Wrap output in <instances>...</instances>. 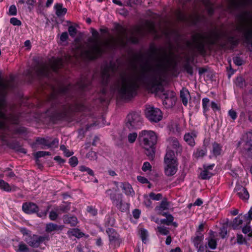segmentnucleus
<instances>
[{
	"label": "nucleus",
	"mask_w": 252,
	"mask_h": 252,
	"mask_svg": "<svg viewBox=\"0 0 252 252\" xmlns=\"http://www.w3.org/2000/svg\"><path fill=\"white\" fill-rule=\"evenodd\" d=\"M157 48H151V56H157V61L153 63H146L140 66L139 70L122 74L118 82V92L121 97L128 99L136 94L140 85H143L152 93L160 91L163 81L170 65V59L163 51L158 56Z\"/></svg>",
	"instance_id": "1"
},
{
	"label": "nucleus",
	"mask_w": 252,
	"mask_h": 252,
	"mask_svg": "<svg viewBox=\"0 0 252 252\" xmlns=\"http://www.w3.org/2000/svg\"><path fill=\"white\" fill-rule=\"evenodd\" d=\"M87 88V83L84 80H80L75 86L69 84L65 87H62L58 94H53L55 99L53 108L55 110V115L58 120L66 119L69 113L76 109V104L74 100L70 101L69 97L72 90L78 89L80 90H85Z\"/></svg>",
	"instance_id": "2"
},
{
	"label": "nucleus",
	"mask_w": 252,
	"mask_h": 252,
	"mask_svg": "<svg viewBox=\"0 0 252 252\" xmlns=\"http://www.w3.org/2000/svg\"><path fill=\"white\" fill-rule=\"evenodd\" d=\"M116 28L118 32L117 37L115 38L112 37L106 43L109 48H114L117 46L124 47L128 42L136 43L139 37L142 36L144 33L142 28L137 27L129 36L126 30L121 26L118 25Z\"/></svg>",
	"instance_id": "3"
},
{
	"label": "nucleus",
	"mask_w": 252,
	"mask_h": 252,
	"mask_svg": "<svg viewBox=\"0 0 252 252\" xmlns=\"http://www.w3.org/2000/svg\"><path fill=\"white\" fill-rule=\"evenodd\" d=\"M139 139L145 154L150 159L153 160L155 156L154 146L157 142V136L151 130H143L139 134Z\"/></svg>",
	"instance_id": "4"
},
{
	"label": "nucleus",
	"mask_w": 252,
	"mask_h": 252,
	"mask_svg": "<svg viewBox=\"0 0 252 252\" xmlns=\"http://www.w3.org/2000/svg\"><path fill=\"white\" fill-rule=\"evenodd\" d=\"M64 60L62 58H57L51 62L50 64L43 63L39 65L34 68V70L38 77H51L52 71L57 72L59 68L63 66Z\"/></svg>",
	"instance_id": "5"
},
{
	"label": "nucleus",
	"mask_w": 252,
	"mask_h": 252,
	"mask_svg": "<svg viewBox=\"0 0 252 252\" xmlns=\"http://www.w3.org/2000/svg\"><path fill=\"white\" fill-rule=\"evenodd\" d=\"M219 34L214 31L209 32L197 33L193 36V41L196 48L201 51L205 43L214 44L219 38Z\"/></svg>",
	"instance_id": "6"
},
{
	"label": "nucleus",
	"mask_w": 252,
	"mask_h": 252,
	"mask_svg": "<svg viewBox=\"0 0 252 252\" xmlns=\"http://www.w3.org/2000/svg\"><path fill=\"white\" fill-rule=\"evenodd\" d=\"M236 30L243 32L245 42L252 46V17L242 19Z\"/></svg>",
	"instance_id": "7"
},
{
	"label": "nucleus",
	"mask_w": 252,
	"mask_h": 252,
	"mask_svg": "<svg viewBox=\"0 0 252 252\" xmlns=\"http://www.w3.org/2000/svg\"><path fill=\"white\" fill-rule=\"evenodd\" d=\"M92 36L81 47V55L88 60L94 59V29L91 28Z\"/></svg>",
	"instance_id": "8"
},
{
	"label": "nucleus",
	"mask_w": 252,
	"mask_h": 252,
	"mask_svg": "<svg viewBox=\"0 0 252 252\" xmlns=\"http://www.w3.org/2000/svg\"><path fill=\"white\" fill-rule=\"evenodd\" d=\"M141 123V118L139 113L133 112L127 115L126 120V126L129 130L139 128Z\"/></svg>",
	"instance_id": "9"
},
{
	"label": "nucleus",
	"mask_w": 252,
	"mask_h": 252,
	"mask_svg": "<svg viewBox=\"0 0 252 252\" xmlns=\"http://www.w3.org/2000/svg\"><path fill=\"white\" fill-rule=\"evenodd\" d=\"M146 118L151 122L157 123L162 118V113L161 110L153 106H148L145 110Z\"/></svg>",
	"instance_id": "10"
},
{
	"label": "nucleus",
	"mask_w": 252,
	"mask_h": 252,
	"mask_svg": "<svg viewBox=\"0 0 252 252\" xmlns=\"http://www.w3.org/2000/svg\"><path fill=\"white\" fill-rule=\"evenodd\" d=\"M46 237L38 236L36 235L28 236L25 238V241L31 247L34 248L38 247L41 243L43 242Z\"/></svg>",
	"instance_id": "11"
},
{
	"label": "nucleus",
	"mask_w": 252,
	"mask_h": 252,
	"mask_svg": "<svg viewBox=\"0 0 252 252\" xmlns=\"http://www.w3.org/2000/svg\"><path fill=\"white\" fill-rule=\"evenodd\" d=\"M111 199L113 204L121 211L124 212L127 209V204L123 203L122 194L111 196Z\"/></svg>",
	"instance_id": "12"
},
{
	"label": "nucleus",
	"mask_w": 252,
	"mask_h": 252,
	"mask_svg": "<svg viewBox=\"0 0 252 252\" xmlns=\"http://www.w3.org/2000/svg\"><path fill=\"white\" fill-rule=\"evenodd\" d=\"M107 233L109 236L110 244L115 247L119 246L121 241L119 239V235L116 231L113 228H108Z\"/></svg>",
	"instance_id": "13"
},
{
	"label": "nucleus",
	"mask_w": 252,
	"mask_h": 252,
	"mask_svg": "<svg viewBox=\"0 0 252 252\" xmlns=\"http://www.w3.org/2000/svg\"><path fill=\"white\" fill-rule=\"evenodd\" d=\"M5 110V102L1 100L0 101V129H5L6 127L5 121L7 117L4 113Z\"/></svg>",
	"instance_id": "14"
},
{
	"label": "nucleus",
	"mask_w": 252,
	"mask_h": 252,
	"mask_svg": "<svg viewBox=\"0 0 252 252\" xmlns=\"http://www.w3.org/2000/svg\"><path fill=\"white\" fill-rule=\"evenodd\" d=\"M22 210L25 213L31 214L37 212L38 207L36 204L33 202H26L23 204Z\"/></svg>",
	"instance_id": "15"
},
{
	"label": "nucleus",
	"mask_w": 252,
	"mask_h": 252,
	"mask_svg": "<svg viewBox=\"0 0 252 252\" xmlns=\"http://www.w3.org/2000/svg\"><path fill=\"white\" fill-rule=\"evenodd\" d=\"M3 177V174H0V189L8 192L16 190L17 187L14 185L10 186L2 179Z\"/></svg>",
	"instance_id": "16"
},
{
	"label": "nucleus",
	"mask_w": 252,
	"mask_h": 252,
	"mask_svg": "<svg viewBox=\"0 0 252 252\" xmlns=\"http://www.w3.org/2000/svg\"><path fill=\"white\" fill-rule=\"evenodd\" d=\"M177 162L165 163L164 171L166 175H174L177 171Z\"/></svg>",
	"instance_id": "17"
},
{
	"label": "nucleus",
	"mask_w": 252,
	"mask_h": 252,
	"mask_svg": "<svg viewBox=\"0 0 252 252\" xmlns=\"http://www.w3.org/2000/svg\"><path fill=\"white\" fill-rule=\"evenodd\" d=\"M235 191L238 196L243 200H247L249 198V194L247 189L240 185H236Z\"/></svg>",
	"instance_id": "18"
},
{
	"label": "nucleus",
	"mask_w": 252,
	"mask_h": 252,
	"mask_svg": "<svg viewBox=\"0 0 252 252\" xmlns=\"http://www.w3.org/2000/svg\"><path fill=\"white\" fill-rule=\"evenodd\" d=\"M115 70V66L112 63L106 66L102 71V76L103 79L107 80L114 73Z\"/></svg>",
	"instance_id": "19"
},
{
	"label": "nucleus",
	"mask_w": 252,
	"mask_h": 252,
	"mask_svg": "<svg viewBox=\"0 0 252 252\" xmlns=\"http://www.w3.org/2000/svg\"><path fill=\"white\" fill-rule=\"evenodd\" d=\"M63 228V225H59L52 222H49L46 224L45 231L47 233H51L53 231H61Z\"/></svg>",
	"instance_id": "20"
},
{
	"label": "nucleus",
	"mask_w": 252,
	"mask_h": 252,
	"mask_svg": "<svg viewBox=\"0 0 252 252\" xmlns=\"http://www.w3.org/2000/svg\"><path fill=\"white\" fill-rule=\"evenodd\" d=\"M12 81H3L0 78V93L2 94H4L5 91L7 89H10L12 88Z\"/></svg>",
	"instance_id": "21"
},
{
	"label": "nucleus",
	"mask_w": 252,
	"mask_h": 252,
	"mask_svg": "<svg viewBox=\"0 0 252 252\" xmlns=\"http://www.w3.org/2000/svg\"><path fill=\"white\" fill-rule=\"evenodd\" d=\"M197 136L195 131H191L185 134L184 136L185 141L190 146H193L195 145L194 138Z\"/></svg>",
	"instance_id": "22"
},
{
	"label": "nucleus",
	"mask_w": 252,
	"mask_h": 252,
	"mask_svg": "<svg viewBox=\"0 0 252 252\" xmlns=\"http://www.w3.org/2000/svg\"><path fill=\"white\" fill-rule=\"evenodd\" d=\"M54 9L58 17L63 16L67 12V9L63 7V4L61 3H56L54 6Z\"/></svg>",
	"instance_id": "23"
},
{
	"label": "nucleus",
	"mask_w": 252,
	"mask_h": 252,
	"mask_svg": "<svg viewBox=\"0 0 252 252\" xmlns=\"http://www.w3.org/2000/svg\"><path fill=\"white\" fill-rule=\"evenodd\" d=\"M165 95L164 99L163 101V104L167 107H172L175 103L176 97L174 96V93H172L170 97L167 96L166 94H164Z\"/></svg>",
	"instance_id": "24"
},
{
	"label": "nucleus",
	"mask_w": 252,
	"mask_h": 252,
	"mask_svg": "<svg viewBox=\"0 0 252 252\" xmlns=\"http://www.w3.org/2000/svg\"><path fill=\"white\" fill-rule=\"evenodd\" d=\"M177 162L174 152L168 150L164 157V163Z\"/></svg>",
	"instance_id": "25"
},
{
	"label": "nucleus",
	"mask_w": 252,
	"mask_h": 252,
	"mask_svg": "<svg viewBox=\"0 0 252 252\" xmlns=\"http://www.w3.org/2000/svg\"><path fill=\"white\" fill-rule=\"evenodd\" d=\"M63 220L64 223L69 224L71 226H75L78 223L76 217H70L66 215L63 216Z\"/></svg>",
	"instance_id": "26"
},
{
	"label": "nucleus",
	"mask_w": 252,
	"mask_h": 252,
	"mask_svg": "<svg viewBox=\"0 0 252 252\" xmlns=\"http://www.w3.org/2000/svg\"><path fill=\"white\" fill-rule=\"evenodd\" d=\"M246 216H243L240 215L238 217L236 218L232 223V227L234 229L239 228L240 225H242L243 222L244 220L246 219Z\"/></svg>",
	"instance_id": "27"
},
{
	"label": "nucleus",
	"mask_w": 252,
	"mask_h": 252,
	"mask_svg": "<svg viewBox=\"0 0 252 252\" xmlns=\"http://www.w3.org/2000/svg\"><path fill=\"white\" fill-rule=\"evenodd\" d=\"M121 188L125 191V193L127 195L133 196L134 194V191L131 186L128 183H122Z\"/></svg>",
	"instance_id": "28"
},
{
	"label": "nucleus",
	"mask_w": 252,
	"mask_h": 252,
	"mask_svg": "<svg viewBox=\"0 0 252 252\" xmlns=\"http://www.w3.org/2000/svg\"><path fill=\"white\" fill-rule=\"evenodd\" d=\"M180 97L183 104L186 106L188 103V99L189 97V93L186 89H183L180 92Z\"/></svg>",
	"instance_id": "29"
},
{
	"label": "nucleus",
	"mask_w": 252,
	"mask_h": 252,
	"mask_svg": "<svg viewBox=\"0 0 252 252\" xmlns=\"http://www.w3.org/2000/svg\"><path fill=\"white\" fill-rule=\"evenodd\" d=\"M56 208H57V211H58L60 214L67 213L70 210V203L64 202L63 204Z\"/></svg>",
	"instance_id": "30"
},
{
	"label": "nucleus",
	"mask_w": 252,
	"mask_h": 252,
	"mask_svg": "<svg viewBox=\"0 0 252 252\" xmlns=\"http://www.w3.org/2000/svg\"><path fill=\"white\" fill-rule=\"evenodd\" d=\"M174 220L173 217L171 215H167L166 216V219H162L160 220V224H165L167 225H170L172 223V224L175 226H177V224L176 222H173Z\"/></svg>",
	"instance_id": "31"
},
{
	"label": "nucleus",
	"mask_w": 252,
	"mask_h": 252,
	"mask_svg": "<svg viewBox=\"0 0 252 252\" xmlns=\"http://www.w3.org/2000/svg\"><path fill=\"white\" fill-rule=\"evenodd\" d=\"M210 233L211 237L208 239V245L210 248L214 250L217 247V242L215 239L214 232L210 231Z\"/></svg>",
	"instance_id": "32"
},
{
	"label": "nucleus",
	"mask_w": 252,
	"mask_h": 252,
	"mask_svg": "<svg viewBox=\"0 0 252 252\" xmlns=\"http://www.w3.org/2000/svg\"><path fill=\"white\" fill-rule=\"evenodd\" d=\"M170 146L174 149H179L180 144L178 140L175 138H170L168 139Z\"/></svg>",
	"instance_id": "33"
},
{
	"label": "nucleus",
	"mask_w": 252,
	"mask_h": 252,
	"mask_svg": "<svg viewBox=\"0 0 252 252\" xmlns=\"http://www.w3.org/2000/svg\"><path fill=\"white\" fill-rule=\"evenodd\" d=\"M68 233L77 238L82 237L84 235V234L77 228H74L68 231Z\"/></svg>",
	"instance_id": "34"
},
{
	"label": "nucleus",
	"mask_w": 252,
	"mask_h": 252,
	"mask_svg": "<svg viewBox=\"0 0 252 252\" xmlns=\"http://www.w3.org/2000/svg\"><path fill=\"white\" fill-rule=\"evenodd\" d=\"M221 147L220 144L216 142L213 144V152L215 156L220 155L221 153Z\"/></svg>",
	"instance_id": "35"
},
{
	"label": "nucleus",
	"mask_w": 252,
	"mask_h": 252,
	"mask_svg": "<svg viewBox=\"0 0 252 252\" xmlns=\"http://www.w3.org/2000/svg\"><path fill=\"white\" fill-rule=\"evenodd\" d=\"M59 214L60 213H59L58 211H57V208L55 207L54 210L50 211L49 218L51 220H56L58 219Z\"/></svg>",
	"instance_id": "36"
},
{
	"label": "nucleus",
	"mask_w": 252,
	"mask_h": 252,
	"mask_svg": "<svg viewBox=\"0 0 252 252\" xmlns=\"http://www.w3.org/2000/svg\"><path fill=\"white\" fill-rule=\"evenodd\" d=\"M169 207V202H168L166 198H164L161 203L160 206L158 207L159 210L163 211L168 209Z\"/></svg>",
	"instance_id": "37"
},
{
	"label": "nucleus",
	"mask_w": 252,
	"mask_h": 252,
	"mask_svg": "<svg viewBox=\"0 0 252 252\" xmlns=\"http://www.w3.org/2000/svg\"><path fill=\"white\" fill-rule=\"evenodd\" d=\"M212 175V173L209 172V171L204 169L203 171L200 173V177L203 180H207L210 179Z\"/></svg>",
	"instance_id": "38"
},
{
	"label": "nucleus",
	"mask_w": 252,
	"mask_h": 252,
	"mask_svg": "<svg viewBox=\"0 0 252 252\" xmlns=\"http://www.w3.org/2000/svg\"><path fill=\"white\" fill-rule=\"evenodd\" d=\"M203 240V236H197L194 238L193 240V245L195 248H198L199 247L200 245H202L201 244V242Z\"/></svg>",
	"instance_id": "39"
},
{
	"label": "nucleus",
	"mask_w": 252,
	"mask_h": 252,
	"mask_svg": "<svg viewBox=\"0 0 252 252\" xmlns=\"http://www.w3.org/2000/svg\"><path fill=\"white\" fill-rule=\"evenodd\" d=\"M157 229L158 232L162 235H167L169 233V231L167 228L163 226H158Z\"/></svg>",
	"instance_id": "40"
},
{
	"label": "nucleus",
	"mask_w": 252,
	"mask_h": 252,
	"mask_svg": "<svg viewBox=\"0 0 252 252\" xmlns=\"http://www.w3.org/2000/svg\"><path fill=\"white\" fill-rule=\"evenodd\" d=\"M29 249L28 246L24 243H20L18 245V249L17 252H29Z\"/></svg>",
	"instance_id": "41"
},
{
	"label": "nucleus",
	"mask_w": 252,
	"mask_h": 252,
	"mask_svg": "<svg viewBox=\"0 0 252 252\" xmlns=\"http://www.w3.org/2000/svg\"><path fill=\"white\" fill-rule=\"evenodd\" d=\"M79 170L82 172H86L88 174L91 176H94V171L85 166L82 165L79 166Z\"/></svg>",
	"instance_id": "42"
},
{
	"label": "nucleus",
	"mask_w": 252,
	"mask_h": 252,
	"mask_svg": "<svg viewBox=\"0 0 252 252\" xmlns=\"http://www.w3.org/2000/svg\"><path fill=\"white\" fill-rule=\"evenodd\" d=\"M137 137V133L132 132L129 133L127 136L128 142L133 143L136 140Z\"/></svg>",
	"instance_id": "43"
},
{
	"label": "nucleus",
	"mask_w": 252,
	"mask_h": 252,
	"mask_svg": "<svg viewBox=\"0 0 252 252\" xmlns=\"http://www.w3.org/2000/svg\"><path fill=\"white\" fill-rule=\"evenodd\" d=\"M36 142L40 144L46 146L48 147H51V145H49V142L46 139L43 138H38L36 139Z\"/></svg>",
	"instance_id": "44"
},
{
	"label": "nucleus",
	"mask_w": 252,
	"mask_h": 252,
	"mask_svg": "<svg viewBox=\"0 0 252 252\" xmlns=\"http://www.w3.org/2000/svg\"><path fill=\"white\" fill-rule=\"evenodd\" d=\"M150 198L155 200H159L162 199V195L160 193L155 194L154 192H151L149 194Z\"/></svg>",
	"instance_id": "45"
},
{
	"label": "nucleus",
	"mask_w": 252,
	"mask_h": 252,
	"mask_svg": "<svg viewBox=\"0 0 252 252\" xmlns=\"http://www.w3.org/2000/svg\"><path fill=\"white\" fill-rule=\"evenodd\" d=\"M242 231L244 234H248L249 237H252V230L249 225H246L243 228Z\"/></svg>",
	"instance_id": "46"
},
{
	"label": "nucleus",
	"mask_w": 252,
	"mask_h": 252,
	"mask_svg": "<svg viewBox=\"0 0 252 252\" xmlns=\"http://www.w3.org/2000/svg\"><path fill=\"white\" fill-rule=\"evenodd\" d=\"M227 226L226 225H223L220 228V235L221 237L222 238H224L225 236L227 235Z\"/></svg>",
	"instance_id": "47"
},
{
	"label": "nucleus",
	"mask_w": 252,
	"mask_h": 252,
	"mask_svg": "<svg viewBox=\"0 0 252 252\" xmlns=\"http://www.w3.org/2000/svg\"><path fill=\"white\" fill-rule=\"evenodd\" d=\"M210 100L207 98H204L202 99V105L205 111L208 110Z\"/></svg>",
	"instance_id": "48"
},
{
	"label": "nucleus",
	"mask_w": 252,
	"mask_h": 252,
	"mask_svg": "<svg viewBox=\"0 0 252 252\" xmlns=\"http://www.w3.org/2000/svg\"><path fill=\"white\" fill-rule=\"evenodd\" d=\"M68 31L69 35L71 37H74L75 36V35L76 34L77 30H76V29L74 27H73L72 26H69L68 27Z\"/></svg>",
	"instance_id": "49"
},
{
	"label": "nucleus",
	"mask_w": 252,
	"mask_h": 252,
	"mask_svg": "<svg viewBox=\"0 0 252 252\" xmlns=\"http://www.w3.org/2000/svg\"><path fill=\"white\" fill-rule=\"evenodd\" d=\"M69 163L72 167L76 166L78 164V159L76 157H72L69 159Z\"/></svg>",
	"instance_id": "50"
},
{
	"label": "nucleus",
	"mask_w": 252,
	"mask_h": 252,
	"mask_svg": "<svg viewBox=\"0 0 252 252\" xmlns=\"http://www.w3.org/2000/svg\"><path fill=\"white\" fill-rule=\"evenodd\" d=\"M8 14L9 15H16L17 14V8L15 5H12L9 7Z\"/></svg>",
	"instance_id": "51"
},
{
	"label": "nucleus",
	"mask_w": 252,
	"mask_h": 252,
	"mask_svg": "<svg viewBox=\"0 0 252 252\" xmlns=\"http://www.w3.org/2000/svg\"><path fill=\"white\" fill-rule=\"evenodd\" d=\"M10 22L11 24H12L14 26H19L22 24L21 22L19 20L14 17L11 18L10 19Z\"/></svg>",
	"instance_id": "52"
},
{
	"label": "nucleus",
	"mask_w": 252,
	"mask_h": 252,
	"mask_svg": "<svg viewBox=\"0 0 252 252\" xmlns=\"http://www.w3.org/2000/svg\"><path fill=\"white\" fill-rule=\"evenodd\" d=\"M236 84L240 87H242L244 84V79L242 77H238L236 80Z\"/></svg>",
	"instance_id": "53"
},
{
	"label": "nucleus",
	"mask_w": 252,
	"mask_h": 252,
	"mask_svg": "<svg viewBox=\"0 0 252 252\" xmlns=\"http://www.w3.org/2000/svg\"><path fill=\"white\" fill-rule=\"evenodd\" d=\"M140 235L142 241L144 242L147 236V231L144 229H141L140 231Z\"/></svg>",
	"instance_id": "54"
},
{
	"label": "nucleus",
	"mask_w": 252,
	"mask_h": 252,
	"mask_svg": "<svg viewBox=\"0 0 252 252\" xmlns=\"http://www.w3.org/2000/svg\"><path fill=\"white\" fill-rule=\"evenodd\" d=\"M152 167L150 163L148 162H145L144 163L142 167V169L144 171H147L148 170H150Z\"/></svg>",
	"instance_id": "55"
},
{
	"label": "nucleus",
	"mask_w": 252,
	"mask_h": 252,
	"mask_svg": "<svg viewBox=\"0 0 252 252\" xmlns=\"http://www.w3.org/2000/svg\"><path fill=\"white\" fill-rule=\"evenodd\" d=\"M104 125V119L103 117L98 118L95 122V126H102Z\"/></svg>",
	"instance_id": "56"
},
{
	"label": "nucleus",
	"mask_w": 252,
	"mask_h": 252,
	"mask_svg": "<svg viewBox=\"0 0 252 252\" xmlns=\"http://www.w3.org/2000/svg\"><path fill=\"white\" fill-rule=\"evenodd\" d=\"M233 61L235 64L237 65H241L243 64V60L238 57H236L233 58Z\"/></svg>",
	"instance_id": "57"
},
{
	"label": "nucleus",
	"mask_w": 252,
	"mask_h": 252,
	"mask_svg": "<svg viewBox=\"0 0 252 252\" xmlns=\"http://www.w3.org/2000/svg\"><path fill=\"white\" fill-rule=\"evenodd\" d=\"M34 157L36 158V162L38 161V158L45 157L44 151H38L34 154Z\"/></svg>",
	"instance_id": "58"
},
{
	"label": "nucleus",
	"mask_w": 252,
	"mask_h": 252,
	"mask_svg": "<svg viewBox=\"0 0 252 252\" xmlns=\"http://www.w3.org/2000/svg\"><path fill=\"white\" fill-rule=\"evenodd\" d=\"M205 153H206V151L205 150H203V149L199 150L196 152L195 156L197 158L202 157L203 156H204L205 155Z\"/></svg>",
	"instance_id": "59"
},
{
	"label": "nucleus",
	"mask_w": 252,
	"mask_h": 252,
	"mask_svg": "<svg viewBox=\"0 0 252 252\" xmlns=\"http://www.w3.org/2000/svg\"><path fill=\"white\" fill-rule=\"evenodd\" d=\"M246 216V219L249 220L248 223L250 222V221L252 220V207L250 208L248 214L245 215Z\"/></svg>",
	"instance_id": "60"
},
{
	"label": "nucleus",
	"mask_w": 252,
	"mask_h": 252,
	"mask_svg": "<svg viewBox=\"0 0 252 252\" xmlns=\"http://www.w3.org/2000/svg\"><path fill=\"white\" fill-rule=\"evenodd\" d=\"M237 242L239 244H243L246 242L245 239L243 238L242 234H238L237 238Z\"/></svg>",
	"instance_id": "61"
},
{
	"label": "nucleus",
	"mask_w": 252,
	"mask_h": 252,
	"mask_svg": "<svg viewBox=\"0 0 252 252\" xmlns=\"http://www.w3.org/2000/svg\"><path fill=\"white\" fill-rule=\"evenodd\" d=\"M48 211V209H47L44 211H42L39 212H37V215L39 217L44 218L46 217Z\"/></svg>",
	"instance_id": "62"
},
{
	"label": "nucleus",
	"mask_w": 252,
	"mask_h": 252,
	"mask_svg": "<svg viewBox=\"0 0 252 252\" xmlns=\"http://www.w3.org/2000/svg\"><path fill=\"white\" fill-rule=\"evenodd\" d=\"M68 33L67 32H63L62 33L60 36V40L63 41H65L68 38Z\"/></svg>",
	"instance_id": "63"
},
{
	"label": "nucleus",
	"mask_w": 252,
	"mask_h": 252,
	"mask_svg": "<svg viewBox=\"0 0 252 252\" xmlns=\"http://www.w3.org/2000/svg\"><path fill=\"white\" fill-rule=\"evenodd\" d=\"M196 248L197 249V252H207V247L203 245H200L199 247Z\"/></svg>",
	"instance_id": "64"
}]
</instances>
